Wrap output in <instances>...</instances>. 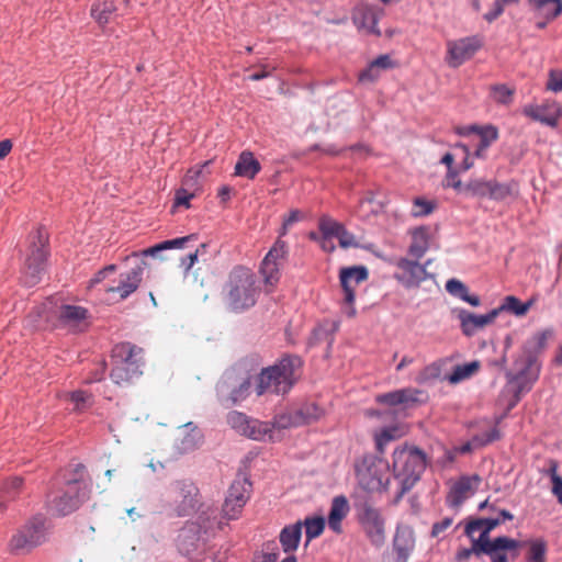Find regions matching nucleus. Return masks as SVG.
I'll return each mask as SVG.
<instances>
[{"label":"nucleus","mask_w":562,"mask_h":562,"mask_svg":"<svg viewBox=\"0 0 562 562\" xmlns=\"http://www.w3.org/2000/svg\"><path fill=\"white\" fill-rule=\"evenodd\" d=\"M302 526L305 527V535L307 542L311 540L319 537L325 528V520L323 517H307L305 518L304 522H302Z\"/></svg>","instance_id":"43"},{"label":"nucleus","mask_w":562,"mask_h":562,"mask_svg":"<svg viewBox=\"0 0 562 562\" xmlns=\"http://www.w3.org/2000/svg\"><path fill=\"white\" fill-rule=\"evenodd\" d=\"M111 361L112 381L117 385L131 384L143 374L144 350L131 342H121L112 349Z\"/></svg>","instance_id":"4"},{"label":"nucleus","mask_w":562,"mask_h":562,"mask_svg":"<svg viewBox=\"0 0 562 562\" xmlns=\"http://www.w3.org/2000/svg\"><path fill=\"white\" fill-rule=\"evenodd\" d=\"M301 220H303V214L301 213V211H299V210L290 211L289 215L284 216V218H283V223H282V226L279 232V238L281 239V237L285 236L288 234L289 228L293 224L300 222Z\"/></svg>","instance_id":"52"},{"label":"nucleus","mask_w":562,"mask_h":562,"mask_svg":"<svg viewBox=\"0 0 562 562\" xmlns=\"http://www.w3.org/2000/svg\"><path fill=\"white\" fill-rule=\"evenodd\" d=\"M195 235H188L180 238H175L170 240H165L154 247L147 248L143 251L144 256H156L159 251L167 250V249H176V248H183L189 241L195 240Z\"/></svg>","instance_id":"39"},{"label":"nucleus","mask_w":562,"mask_h":562,"mask_svg":"<svg viewBox=\"0 0 562 562\" xmlns=\"http://www.w3.org/2000/svg\"><path fill=\"white\" fill-rule=\"evenodd\" d=\"M245 436L258 441H274L277 439L272 424L258 419H250L249 429Z\"/></svg>","instance_id":"36"},{"label":"nucleus","mask_w":562,"mask_h":562,"mask_svg":"<svg viewBox=\"0 0 562 562\" xmlns=\"http://www.w3.org/2000/svg\"><path fill=\"white\" fill-rule=\"evenodd\" d=\"M395 66L396 64L390 55H380L366 69L359 72L358 80L361 83H372L381 77L382 71L392 69Z\"/></svg>","instance_id":"28"},{"label":"nucleus","mask_w":562,"mask_h":562,"mask_svg":"<svg viewBox=\"0 0 562 562\" xmlns=\"http://www.w3.org/2000/svg\"><path fill=\"white\" fill-rule=\"evenodd\" d=\"M201 540V527L196 522H187L180 530L177 542L181 553L190 555Z\"/></svg>","instance_id":"29"},{"label":"nucleus","mask_w":562,"mask_h":562,"mask_svg":"<svg viewBox=\"0 0 562 562\" xmlns=\"http://www.w3.org/2000/svg\"><path fill=\"white\" fill-rule=\"evenodd\" d=\"M299 416L300 415H297L296 409L277 415L273 419V423H271L273 426V431L276 432V430L301 426L302 419Z\"/></svg>","instance_id":"40"},{"label":"nucleus","mask_w":562,"mask_h":562,"mask_svg":"<svg viewBox=\"0 0 562 562\" xmlns=\"http://www.w3.org/2000/svg\"><path fill=\"white\" fill-rule=\"evenodd\" d=\"M356 476L361 488L368 492L387 491L390 465L383 458L366 454L355 464Z\"/></svg>","instance_id":"6"},{"label":"nucleus","mask_w":562,"mask_h":562,"mask_svg":"<svg viewBox=\"0 0 562 562\" xmlns=\"http://www.w3.org/2000/svg\"><path fill=\"white\" fill-rule=\"evenodd\" d=\"M442 186L445 188H452L457 192H463L464 186L459 179V171L456 168H450L447 170V173L442 180Z\"/></svg>","instance_id":"51"},{"label":"nucleus","mask_w":562,"mask_h":562,"mask_svg":"<svg viewBox=\"0 0 562 562\" xmlns=\"http://www.w3.org/2000/svg\"><path fill=\"white\" fill-rule=\"evenodd\" d=\"M23 486V480L21 477L14 476L4 483L3 487L0 492L4 495L8 502L13 501L19 493L21 492Z\"/></svg>","instance_id":"50"},{"label":"nucleus","mask_w":562,"mask_h":562,"mask_svg":"<svg viewBox=\"0 0 562 562\" xmlns=\"http://www.w3.org/2000/svg\"><path fill=\"white\" fill-rule=\"evenodd\" d=\"M501 525V520L469 519L464 527V533L471 538V551L473 555L485 554L491 562H509L519 557L521 543L510 537L499 536L493 539L490 533Z\"/></svg>","instance_id":"1"},{"label":"nucleus","mask_w":562,"mask_h":562,"mask_svg":"<svg viewBox=\"0 0 562 562\" xmlns=\"http://www.w3.org/2000/svg\"><path fill=\"white\" fill-rule=\"evenodd\" d=\"M441 369L438 363H431L423 369L419 374L418 381H427L432 379H438L440 375Z\"/></svg>","instance_id":"57"},{"label":"nucleus","mask_w":562,"mask_h":562,"mask_svg":"<svg viewBox=\"0 0 562 562\" xmlns=\"http://www.w3.org/2000/svg\"><path fill=\"white\" fill-rule=\"evenodd\" d=\"M392 467L394 475L403 479L404 492L419 480L427 467V457L417 447L404 445L393 451Z\"/></svg>","instance_id":"5"},{"label":"nucleus","mask_w":562,"mask_h":562,"mask_svg":"<svg viewBox=\"0 0 562 562\" xmlns=\"http://www.w3.org/2000/svg\"><path fill=\"white\" fill-rule=\"evenodd\" d=\"M145 265L146 262L140 260L130 271L120 273L117 284L109 286L105 291L117 294L121 300H126L139 288L143 281Z\"/></svg>","instance_id":"20"},{"label":"nucleus","mask_w":562,"mask_h":562,"mask_svg":"<svg viewBox=\"0 0 562 562\" xmlns=\"http://www.w3.org/2000/svg\"><path fill=\"white\" fill-rule=\"evenodd\" d=\"M194 196V193L193 192H189L188 190L181 188L179 189L177 192H176V198H175V205L176 206H179V205H183L186 207H189L190 204H189V201Z\"/></svg>","instance_id":"60"},{"label":"nucleus","mask_w":562,"mask_h":562,"mask_svg":"<svg viewBox=\"0 0 562 562\" xmlns=\"http://www.w3.org/2000/svg\"><path fill=\"white\" fill-rule=\"evenodd\" d=\"M432 211H434V205L430 202H428L424 199H420V198H416L414 200V205H413V211H412L413 216H415V217L426 216V215L430 214Z\"/></svg>","instance_id":"53"},{"label":"nucleus","mask_w":562,"mask_h":562,"mask_svg":"<svg viewBox=\"0 0 562 562\" xmlns=\"http://www.w3.org/2000/svg\"><path fill=\"white\" fill-rule=\"evenodd\" d=\"M551 472V482H552V494L558 498V502L562 505V476L557 473V465L550 470Z\"/></svg>","instance_id":"54"},{"label":"nucleus","mask_w":562,"mask_h":562,"mask_svg":"<svg viewBox=\"0 0 562 562\" xmlns=\"http://www.w3.org/2000/svg\"><path fill=\"white\" fill-rule=\"evenodd\" d=\"M69 401L74 403V409L77 412H83L92 404V396L86 391H75L68 394Z\"/></svg>","instance_id":"48"},{"label":"nucleus","mask_w":562,"mask_h":562,"mask_svg":"<svg viewBox=\"0 0 562 562\" xmlns=\"http://www.w3.org/2000/svg\"><path fill=\"white\" fill-rule=\"evenodd\" d=\"M499 312L508 311L516 316H525L527 314V306L514 295H508L504 299L503 304L497 308Z\"/></svg>","instance_id":"47"},{"label":"nucleus","mask_w":562,"mask_h":562,"mask_svg":"<svg viewBox=\"0 0 562 562\" xmlns=\"http://www.w3.org/2000/svg\"><path fill=\"white\" fill-rule=\"evenodd\" d=\"M339 279L346 305L342 307V311L348 317H355L357 313L353 306L355 290L361 282L368 279V270L366 267L344 268L340 271Z\"/></svg>","instance_id":"15"},{"label":"nucleus","mask_w":562,"mask_h":562,"mask_svg":"<svg viewBox=\"0 0 562 562\" xmlns=\"http://www.w3.org/2000/svg\"><path fill=\"white\" fill-rule=\"evenodd\" d=\"M408 432L405 424H394L374 432L375 449L380 454H384L386 446L395 440L401 439Z\"/></svg>","instance_id":"31"},{"label":"nucleus","mask_w":562,"mask_h":562,"mask_svg":"<svg viewBox=\"0 0 562 562\" xmlns=\"http://www.w3.org/2000/svg\"><path fill=\"white\" fill-rule=\"evenodd\" d=\"M446 290L453 296L462 299L467 294L468 288L457 279H450L446 283Z\"/></svg>","instance_id":"55"},{"label":"nucleus","mask_w":562,"mask_h":562,"mask_svg":"<svg viewBox=\"0 0 562 562\" xmlns=\"http://www.w3.org/2000/svg\"><path fill=\"white\" fill-rule=\"evenodd\" d=\"M296 413L302 419V425H305L317 420L323 415V409L315 403H307L296 409Z\"/></svg>","instance_id":"45"},{"label":"nucleus","mask_w":562,"mask_h":562,"mask_svg":"<svg viewBox=\"0 0 562 562\" xmlns=\"http://www.w3.org/2000/svg\"><path fill=\"white\" fill-rule=\"evenodd\" d=\"M553 330L552 329H544L542 331L537 333L532 337V342L537 347V349L542 350L547 346V341L550 337H552Z\"/></svg>","instance_id":"59"},{"label":"nucleus","mask_w":562,"mask_h":562,"mask_svg":"<svg viewBox=\"0 0 562 562\" xmlns=\"http://www.w3.org/2000/svg\"><path fill=\"white\" fill-rule=\"evenodd\" d=\"M116 11V5L113 1L109 0H97L91 5V16L94 19V21L100 24L104 25L109 23L111 15Z\"/></svg>","instance_id":"37"},{"label":"nucleus","mask_w":562,"mask_h":562,"mask_svg":"<svg viewBox=\"0 0 562 562\" xmlns=\"http://www.w3.org/2000/svg\"><path fill=\"white\" fill-rule=\"evenodd\" d=\"M261 170L260 162L255 158L254 154L249 150L240 153L235 165V176L254 179Z\"/></svg>","instance_id":"32"},{"label":"nucleus","mask_w":562,"mask_h":562,"mask_svg":"<svg viewBox=\"0 0 562 562\" xmlns=\"http://www.w3.org/2000/svg\"><path fill=\"white\" fill-rule=\"evenodd\" d=\"M302 360L297 356H285L276 364L262 369L256 385L257 395L267 392L285 394L301 376Z\"/></svg>","instance_id":"3"},{"label":"nucleus","mask_w":562,"mask_h":562,"mask_svg":"<svg viewBox=\"0 0 562 562\" xmlns=\"http://www.w3.org/2000/svg\"><path fill=\"white\" fill-rule=\"evenodd\" d=\"M499 314V310H492L485 315H476L467 310H458L457 317L460 321L462 333L472 336L477 329L492 324Z\"/></svg>","instance_id":"24"},{"label":"nucleus","mask_w":562,"mask_h":562,"mask_svg":"<svg viewBox=\"0 0 562 562\" xmlns=\"http://www.w3.org/2000/svg\"><path fill=\"white\" fill-rule=\"evenodd\" d=\"M393 547L398 558L405 562L415 547V535L413 528L406 525L397 526Z\"/></svg>","instance_id":"30"},{"label":"nucleus","mask_w":562,"mask_h":562,"mask_svg":"<svg viewBox=\"0 0 562 562\" xmlns=\"http://www.w3.org/2000/svg\"><path fill=\"white\" fill-rule=\"evenodd\" d=\"M485 509H488L491 514V516H486V517H482L481 519H490V520H495V519H498L501 520V524L505 522L506 520H513L514 519V515L507 510V509H498L496 507V504L495 503H490V499H485L484 502L480 503L479 504V510H485Z\"/></svg>","instance_id":"42"},{"label":"nucleus","mask_w":562,"mask_h":562,"mask_svg":"<svg viewBox=\"0 0 562 562\" xmlns=\"http://www.w3.org/2000/svg\"><path fill=\"white\" fill-rule=\"evenodd\" d=\"M491 98L498 104H509L513 100L514 90L506 85H494L490 88Z\"/></svg>","instance_id":"46"},{"label":"nucleus","mask_w":562,"mask_h":562,"mask_svg":"<svg viewBox=\"0 0 562 562\" xmlns=\"http://www.w3.org/2000/svg\"><path fill=\"white\" fill-rule=\"evenodd\" d=\"M251 484L247 479L235 480L223 504V515L227 519H237L250 497Z\"/></svg>","instance_id":"16"},{"label":"nucleus","mask_w":562,"mask_h":562,"mask_svg":"<svg viewBox=\"0 0 562 562\" xmlns=\"http://www.w3.org/2000/svg\"><path fill=\"white\" fill-rule=\"evenodd\" d=\"M551 3L554 8L551 12H546V18L553 20L562 13V0H528V4L537 11L546 9Z\"/></svg>","instance_id":"44"},{"label":"nucleus","mask_w":562,"mask_h":562,"mask_svg":"<svg viewBox=\"0 0 562 562\" xmlns=\"http://www.w3.org/2000/svg\"><path fill=\"white\" fill-rule=\"evenodd\" d=\"M504 12V7L501 4L498 0L494 1L493 9L484 14V19L487 22L495 21L498 16H501Z\"/></svg>","instance_id":"62"},{"label":"nucleus","mask_w":562,"mask_h":562,"mask_svg":"<svg viewBox=\"0 0 562 562\" xmlns=\"http://www.w3.org/2000/svg\"><path fill=\"white\" fill-rule=\"evenodd\" d=\"M547 88L554 92L562 91V71L552 70L550 72Z\"/></svg>","instance_id":"58"},{"label":"nucleus","mask_w":562,"mask_h":562,"mask_svg":"<svg viewBox=\"0 0 562 562\" xmlns=\"http://www.w3.org/2000/svg\"><path fill=\"white\" fill-rule=\"evenodd\" d=\"M383 14L381 9L372 5H359L353 12L355 23L368 32L380 35L381 31L378 29V22Z\"/></svg>","instance_id":"26"},{"label":"nucleus","mask_w":562,"mask_h":562,"mask_svg":"<svg viewBox=\"0 0 562 562\" xmlns=\"http://www.w3.org/2000/svg\"><path fill=\"white\" fill-rule=\"evenodd\" d=\"M48 528V520L44 515H34L12 535L9 541L10 551L14 554L30 553L46 542Z\"/></svg>","instance_id":"7"},{"label":"nucleus","mask_w":562,"mask_h":562,"mask_svg":"<svg viewBox=\"0 0 562 562\" xmlns=\"http://www.w3.org/2000/svg\"><path fill=\"white\" fill-rule=\"evenodd\" d=\"M31 244L22 270L23 282L27 286L37 284L45 270L48 256V234L43 228H37L31 234Z\"/></svg>","instance_id":"8"},{"label":"nucleus","mask_w":562,"mask_h":562,"mask_svg":"<svg viewBox=\"0 0 562 562\" xmlns=\"http://www.w3.org/2000/svg\"><path fill=\"white\" fill-rule=\"evenodd\" d=\"M482 43L477 36L463 37L447 43L446 61L451 68H458L471 59L481 48Z\"/></svg>","instance_id":"17"},{"label":"nucleus","mask_w":562,"mask_h":562,"mask_svg":"<svg viewBox=\"0 0 562 562\" xmlns=\"http://www.w3.org/2000/svg\"><path fill=\"white\" fill-rule=\"evenodd\" d=\"M227 423L232 426V428L236 429L239 434L246 435L247 429H249L250 419L239 412H231L227 415Z\"/></svg>","instance_id":"49"},{"label":"nucleus","mask_w":562,"mask_h":562,"mask_svg":"<svg viewBox=\"0 0 562 562\" xmlns=\"http://www.w3.org/2000/svg\"><path fill=\"white\" fill-rule=\"evenodd\" d=\"M427 401L425 391L416 387H403L375 396V402L389 407L401 409L414 408Z\"/></svg>","instance_id":"14"},{"label":"nucleus","mask_w":562,"mask_h":562,"mask_svg":"<svg viewBox=\"0 0 562 562\" xmlns=\"http://www.w3.org/2000/svg\"><path fill=\"white\" fill-rule=\"evenodd\" d=\"M251 386L250 376L238 369L227 370L216 384L220 401L226 405H234L249 395Z\"/></svg>","instance_id":"11"},{"label":"nucleus","mask_w":562,"mask_h":562,"mask_svg":"<svg viewBox=\"0 0 562 562\" xmlns=\"http://www.w3.org/2000/svg\"><path fill=\"white\" fill-rule=\"evenodd\" d=\"M473 555L470 548H459L454 555L456 562H468Z\"/></svg>","instance_id":"64"},{"label":"nucleus","mask_w":562,"mask_h":562,"mask_svg":"<svg viewBox=\"0 0 562 562\" xmlns=\"http://www.w3.org/2000/svg\"><path fill=\"white\" fill-rule=\"evenodd\" d=\"M524 114L533 121L555 127L562 115V109L554 101H544L541 104H529L522 110Z\"/></svg>","instance_id":"21"},{"label":"nucleus","mask_w":562,"mask_h":562,"mask_svg":"<svg viewBox=\"0 0 562 562\" xmlns=\"http://www.w3.org/2000/svg\"><path fill=\"white\" fill-rule=\"evenodd\" d=\"M519 542L521 546H528V551L526 554L527 562H546L548 546L544 539L538 538L526 542Z\"/></svg>","instance_id":"38"},{"label":"nucleus","mask_w":562,"mask_h":562,"mask_svg":"<svg viewBox=\"0 0 562 562\" xmlns=\"http://www.w3.org/2000/svg\"><path fill=\"white\" fill-rule=\"evenodd\" d=\"M453 522V518L445 517L441 521L435 522L431 528V537L437 538L446 531Z\"/></svg>","instance_id":"61"},{"label":"nucleus","mask_w":562,"mask_h":562,"mask_svg":"<svg viewBox=\"0 0 562 562\" xmlns=\"http://www.w3.org/2000/svg\"><path fill=\"white\" fill-rule=\"evenodd\" d=\"M457 132L460 135H468L470 133H476L480 135V143L477 144V146L474 150V156L476 158H484L487 148L498 137L497 128L492 125H487L484 127H480L476 125H472L469 127H460L457 130Z\"/></svg>","instance_id":"25"},{"label":"nucleus","mask_w":562,"mask_h":562,"mask_svg":"<svg viewBox=\"0 0 562 562\" xmlns=\"http://www.w3.org/2000/svg\"><path fill=\"white\" fill-rule=\"evenodd\" d=\"M358 521L369 542L380 549L386 539L385 518L381 510L369 503L361 505Z\"/></svg>","instance_id":"12"},{"label":"nucleus","mask_w":562,"mask_h":562,"mask_svg":"<svg viewBox=\"0 0 562 562\" xmlns=\"http://www.w3.org/2000/svg\"><path fill=\"white\" fill-rule=\"evenodd\" d=\"M429 248V229L426 226H419L412 231V241L408 247V254L416 260L420 259Z\"/></svg>","instance_id":"34"},{"label":"nucleus","mask_w":562,"mask_h":562,"mask_svg":"<svg viewBox=\"0 0 562 562\" xmlns=\"http://www.w3.org/2000/svg\"><path fill=\"white\" fill-rule=\"evenodd\" d=\"M349 513V504L345 496H336L330 506V512L328 515V526L336 533L341 532V520Z\"/></svg>","instance_id":"33"},{"label":"nucleus","mask_w":562,"mask_h":562,"mask_svg":"<svg viewBox=\"0 0 562 562\" xmlns=\"http://www.w3.org/2000/svg\"><path fill=\"white\" fill-rule=\"evenodd\" d=\"M89 312L78 305H63L59 311V321L74 330H83L88 326Z\"/></svg>","instance_id":"27"},{"label":"nucleus","mask_w":562,"mask_h":562,"mask_svg":"<svg viewBox=\"0 0 562 562\" xmlns=\"http://www.w3.org/2000/svg\"><path fill=\"white\" fill-rule=\"evenodd\" d=\"M463 192L473 198L504 200L510 194V189L496 180L471 179L464 184Z\"/></svg>","instance_id":"19"},{"label":"nucleus","mask_w":562,"mask_h":562,"mask_svg":"<svg viewBox=\"0 0 562 562\" xmlns=\"http://www.w3.org/2000/svg\"><path fill=\"white\" fill-rule=\"evenodd\" d=\"M430 262L431 260H427L425 265H420L416 259L400 258L395 263L397 271L394 278L407 289L417 288L428 278L426 268Z\"/></svg>","instance_id":"18"},{"label":"nucleus","mask_w":562,"mask_h":562,"mask_svg":"<svg viewBox=\"0 0 562 562\" xmlns=\"http://www.w3.org/2000/svg\"><path fill=\"white\" fill-rule=\"evenodd\" d=\"M170 507L177 517H188L194 514L200 506V491L188 479L177 480L169 490Z\"/></svg>","instance_id":"10"},{"label":"nucleus","mask_w":562,"mask_h":562,"mask_svg":"<svg viewBox=\"0 0 562 562\" xmlns=\"http://www.w3.org/2000/svg\"><path fill=\"white\" fill-rule=\"evenodd\" d=\"M480 483L481 477L477 474L461 476L451 487L447 496V504L452 508L460 507L465 499L475 493Z\"/></svg>","instance_id":"22"},{"label":"nucleus","mask_w":562,"mask_h":562,"mask_svg":"<svg viewBox=\"0 0 562 562\" xmlns=\"http://www.w3.org/2000/svg\"><path fill=\"white\" fill-rule=\"evenodd\" d=\"M499 438H501L499 430L496 427H494L486 432L476 435L473 440L481 446H485L495 440H498Z\"/></svg>","instance_id":"56"},{"label":"nucleus","mask_w":562,"mask_h":562,"mask_svg":"<svg viewBox=\"0 0 562 562\" xmlns=\"http://www.w3.org/2000/svg\"><path fill=\"white\" fill-rule=\"evenodd\" d=\"M480 368L479 361L457 366L453 372L448 376V381L452 384L459 383L472 376Z\"/></svg>","instance_id":"41"},{"label":"nucleus","mask_w":562,"mask_h":562,"mask_svg":"<svg viewBox=\"0 0 562 562\" xmlns=\"http://www.w3.org/2000/svg\"><path fill=\"white\" fill-rule=\"evenodd\" d=\"M225 306L233 313L245 312L255 306L260 289L256 274L244 266L234 267L223 286Z\"/></svg>","instance_id":"2"},{"label":"nucleus","mask_w":562,"mask_h":562,"mask_svg":"<svg viewBox=\"0 0 562 562\" xmlns=\"http://www.w3.org/2000/svg\"><path fill=\"white\" fill-rule=\"evenodd\" d=\"M318 228L323 235L336 237L341 248L358 247L355 235L348 232L341 223L329 216H322L319 218Z\"/></svg>","instance_id":"23"},{"label":"nucleus","mask_w":562,"mask_h":562,"mask_svg":"<svg viewBox=\"0 0 562 562\" xmlns=\"http://www.w3.org/2000/svg\"><path fill=\"white\" fill-rule=\"evenodd\" d=\"M85 467L77 464L75 472L77 477L69 480L63 493L48 502L53 514L65 516L76 510L88 494V486L82 480Z\"/></svg>","instance_id":"9"},{"label":"nucleus","mask_w":562,"mask_h":562,"mask_svg":"<svg viewBox=\"0 0 562 562\" xmlns=\"http://www.w3.org/2000/svg\"><path fill=\"white\" fill-rule=\"evenodd\" d=\"M289 254L288 244L278 238L268 254L265 256L260 272L266 286L274 288L281 277V267Z\"/></svg>","instance_id":"13"},{"label":"nucleus","mask_w":562,"mask_h":562,"mask_svg":"<svg viewBox=\"0 0 562 562\" xmlns=\"http://www.w3.org/2000/svg\"><path fill=\"white\" fill-rule=\"evenodd\" d=\"M457 147L462 149V151L464 153V159L461 164V170L462 171L470 170L473 167L474 162L470 157L471 154H470L469 147L464 144H457Z\"/></svg>","instance_id":"63"},{"label":"nucleus","mask_w":562,"mask_h":562,"mask_svg":"<svg viewBox=\"0 0 562 562\" xmlns=\"http://www.w3.org/2000/svg\"><path fill=\"white\" fill-rule=\"evenodd\" d=\"M302 536V522L285 526L279 536L280 543L285 553L296 551Z\"/></svg>","instance_id":"35"}]
</instances>
